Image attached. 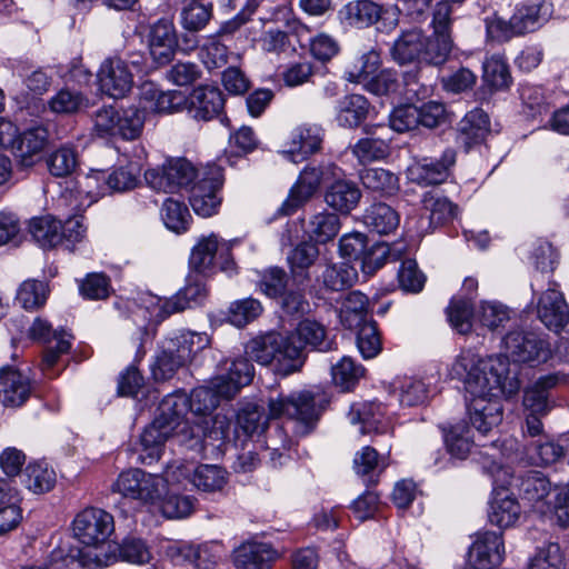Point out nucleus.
Returning <instances> with one entry per match:
<instances>
[{
    "instance_id": "ddd939ff",
    "label": "nucleus",
    "mask_w": 569,
    "mask_h": 569,
    "mask_svg": "<svg viewBox=\"0 0 569 569\" xmlns=\"http://www.w3.org/2000/svg\"><path fill=\"white\" fill-rule=\"evenodd\" d=\"M253 378V366L246 358L220 362L216 373V398L231 399Z\"/></svg>"
},
{
    "instance_id": "a18cd8bd",
    "label": "nucleus",
    "mask_w": 569,
    "mask_h": 569,
    "mask_svg": "<svg viewBox=\"0 0 569 569\" xmlns=\"http://www.w3.org/2000/svg\"><path fill=\"white\" fill-rule=\"evenodd\" d=\"M190 268L202 277H211L213 273V236L199 238L191 249L189 258Z\"/></svg>"
},
{
    "instance_id": "c756f323",
    "label": "nucleus",
    "mask_w": 569,
    "mask_h": 569,
    "mask_svg": "<svg viewBox=\"0 0 569 569\" xmlns=\"http://www.w3.org/2000/svg\"><path fill=\"white\" fill-rule=\"evenodd\" d=\"M520 512V505L516 498L506 490H500L495 493L490 502L488 518L492 525L499 528H508L516 523Z\"/></svg>"
},
{
    "instance_id": "6ab92c4d",
    "label": "nucleus",
    "mask_w": 569,
    "mask_h": 569,
    "mask_svg": "<svg viewBox=\"0 0 569 569\" xmlns=\"http://www.w3.org/2000/svg\"><path fill=\"white\" fill-rule=\"evenodd\" d=\"M456 162L453 149L445 150L440 161L423 159L407 169V177L410 181L421 186L439 184L449 176V168Z\"/></svg>"
},
{
    "instance_id": "412c9836",
    "label": "nucleus",
    "mask_w": 569,
    "mask_h": 569,
    "mask_svg": "<svg viewBox=\"0 0 569 569\" xmlns=\"http://www.w3.org/2000/svg\"><path fill=\"white\" fill-rule=\"evenodd\" d=\"M322 130L316 124L299 126L295 128L287 142L283 154L292 162L298 163L320 150Z\"/></svg>"
},
{
    "instance_id": "79ce46f5",
    "label": "nucleus",
    "mask_w": 569,
    "mask_h": 569,
    "mask_svg": "<svg viewBox=\"0 0 569 569\" xmlns=\"http://www.w3.org/2000/svg\"><path fill=\"white\" fill-rule=\"evenodd\" d=\"M406 252V246L402 242L393 243H377L370 251H366L362 257V271L371 274L377 269L381 268L387 260L396 261L400 259Z\"/></svg>"
},
{
    "instance_id": "774afa93",
    "label": "nucleus",
    "mask_w": 569,
    "mask_h": 569,
    "mask_svg": "<svg viewBox=\"0 0 569 569\" xmlns=\"http://www.w3.org/2000/svg\"><path fill=\"white\" fill-rule=\"evenodd\" d=\"M287 282L286 271L279 267H271L261 273L258 287L266 296L277 298L284 293Z\"/></svg>"
},
{
    "instance_id": "7c9ffc66",
    "label": "nucleus",
    "mask_w": 569,
    "mask_h": 569,
    "mask_svg": "<svg viewBox=\"0 0 569 569\" xmlns=\"http://www.w3.org/2000/svg\"><path fill=\"white\" fill-rule=\"evenodd\" d=\"M188 410L196 417L194 425L203 436L211 433L213 422V390L207 387L196 388L188 398Z\"/></svg>"
},
{
    "instance_id": "e433bc0d",
    "label": "nucleus",
    "mask_w": 569,
    "mask_h": 569,
    "mask_svg": "<svg viewBox=\"0 0 569 569\" xmlns=\"http://www.w3.org/2000/svg\"><path fill=\"white\" fill-rule=\"evenodd\" d=\"M29 232L42 248H53L63 240L62 223L52 216L37 217L30 220Z\"/></svg>"
},
{
    "instance_id": "2f4dec72",
    "label": "nucleus",
    "mask_w": 569,
    "mask_h": 569,
    "mask_svg": "<svg viewBox=\"0 0 569 569\" xmlns=\"http://www.w3.org/2000/svg\"><path fill=\"white\" fill-rule=\"evenodd\" d=\"M369 102L361 94H348L338 101L336 120L345 128L358 127L369 113Z\"/></svg>"
},
{
    "instance_id": "09e8293b",
    "label": "nucleus",
    "mask_w": 569,
    "mask_h": 569,
    "mask_svg": "<svg viewBox=\"0 0 569 569\" xmlns=\"http://www.w3.org/2000/svg\"><path fill=\"white\" fill-rule=\"evenodd\" d=\"M366 131L372 136L360 139L352 147V153L360 162H370L385 159L389 154L388 139L381 134L375 137V132H371L369 129Z\"/></svg>"
},
{
    "instance_id": "f3484780",
    "label": "nucleus",
    "mask_w": 569,
    "mask_h": 569,
    "mask_svg": "<svg viewBox=\"0 0 569 569\" xmlns=\"http://www.w3.org/2000/svg\"><path fill=\"white\" fill-rule=\"evenodd\" d=\"M100 90L111 98H123L133 86V74L128 63L120 58L106 59L98 71Z\"/></svg>"
},
{
    "instance_id": "1a4fd4ad",
    "label": "nucleus",
    "mask_w": 569,
    "mask_h": 569,
    "mask_svg": "<svg viewBox=\"0 0 569 569\" xmlns=\"http://www.w3.org/2000/svg\"><path fill=\"white\" fill-rule=\"evenodd\" d=\"M341 20L353 28H368L377 22L386 31L397 27L399 10L392 7H381L371 0H352L339 11Z\"/></svg>"
},
{
    "instance_id": "37998d69",
    "label": "nucleus",
    "mask_w": 569,
    "mask_h": 569,
    "mask_svg": "<svg viewBox=\"0 0 569 569\" xmlns=\"http://www.w3.org/2000/svg\"><path fill=\"white\" fill-rule=\"evenodd\" d=\"M323 287L340 291L351 287L357 280V271L348 263H328L320 276Z\"/></svg>"
},
{
    "instance_id": "2eb2a0df",
    "label": "nucleus",
    "mask_w": 569,
    "mask_h": 569,
    "mask_svg": "<svg viewBox=\"0 0 569 569\" xmlns=\"http://www.w3.org/2000/svg\"><path fill=\"white\" fill-rule=\"evenodd\" d=\"M560 486L552 487L550 480L538 471H532L522 478L520 483V492L523 500L532 505L540 513L556 510L558 513L557 491Z\"/></svg>"
},
{
    "instance_id": "c9c22d12",
    "label": "nucleus",
    "mask_w": 569,
    "mask_h": 569,
    "mask_svg": "<svg viewBox=\"0 0 569 569\" xmlns=\"http://www.w3.org/2000/svg\"><path fill=\"white\" fill-rule=\"evenodd\" d=\"M190 204L193 211L201 217L208 218L213 213V174L211 171H203L201 179H198L190 187Z\"/></svg>"
},
{
    "instance_id": "a878e982",
    "label": "nucleus",
    "mask_w": 569,
    "mask_h": 569,
    "mask_svg": "<svg viewBox=\"0 0 569 569\" xmlns=\"http://www.w3.org/2000/svg\"><path fill=\"white\" fill-rule=\"evenodd\" d=\"M177 47L174 28L169 21H158L150 31L149 50L153 60L164 64L171 60Z\"/></svg>"
},
{
    "instance_id": "39448f33",
    "label": "nucleus",
    "mask_w": 569,
    "mask_h": 569,
    "mask_svg": "<svg viewBox=\"0 0 569 569\" xmlns=\"http://www.w3.org/2000/svg\"><path fill=\"white\" fill-rule=\"evenodd\" d=\"M111 489L141 505H158L164 496V482L160 475L150 473L139 468L122 471L112 483Z\"/></svg>"
},
{
    "instance_id": "680f3d73",
    "label": "nucleus",
    "mask_w": 569,
    "mask_h": 569,
    "mask_svg": "<svg viewBox=\"0 0 569 569\" xmlns=\"http://www.w3.org/2000/svg\"><path fill=\"white\" fill-rule=\"evenodd\" d=\"M447 313L451 327L459 333L466 335L471 331L473 310L470 299H453L448 307Z\"/></svg>"
},
{
    "instance_id": "4be33fe9",
    "label": "nucleus",
    "mask_w": 569,
    "mask_h": 569,
    "mask_svg": "<svg viewBox=\"0 0 569 569\" xmlns=\"http://www.w3.org/2000/svg\"><path fill=\"white\" fill-rule=\"evenodd\" d=\"M467 415L475 430L481 435H488L502 421L503 409L499 400L470 397Z\"/></svg>"
},
{
    "instance_id": "bf43d9fd",
    "label": "nucleus",
    "mask_w": 569,
    "mask_h": 569,
    "mask_svg": "<svg viewBox=\"0 0 569 569\" xmlns=\"http://www.w3.org/2000/svg\"><path fill=\"white\" fill-rule=\"evenodd\" d=\"M476 318L481 326L495 331L510 320V310L497 301H482L477 310Z\"/></svg>"
},
{
    "instance_id": "3c124183",
    "label": "nucleus",
    "mask_w": 569,
    "mask_h": 569,
    "mask_svg": "<svg viewBox=\"0 0 569 569\" xmlns=\"http://www.w3.org/2000/svg\"><path fill=\"white\" fill-rule=\"evenodd\" d=\"M263 311L259 300L244 298L230 303L227 312V320L238 328H243L254 321Z\"/></svg>"
},
{
    "instance_id": "58836bf2",
    "label": "nucleus",
    "mask_w": 569,
    "mask_h": 569,
    "mask_svg": "<svg viewBox=\"0 0 569 569\" xmlns=\"http://www.w3.org/2000/svg\"><path fill=\"white\" fill-rule=\"evenodd\" d=\"M177 438V433L169 427L161 423V420H154L148 426L141 435V446L143 451L147 453L143 456V462L147 463L153 460H158L162 452L164 442L171 438Z\"/></svg>"
},
{
    "instance_id": "864d4df0",
    "label": "nucleus",
    "mask_w": 569,
    "mask_h": 569,
    "mask_svg": "<svg viewBox=\"0 0 569 569\" xmlns=\"http://www.w3.org/2000/svg\"><path fill=\"white\" fill-rule=\"evenodd\" d=\"M360 178L367 189L382 194H392L399 188L398 177L383 168H368Z\"/></svg>"
},
{
    "instance_id": "603ef678",
    "label": "nucleus",
    "mask_w": 569,
    "mask_h": 569,
    "mask_svg": "<svg viewBox=\"0 0 569 569\" xmlns=\"http://www.w3.org/2000/svg\"><path fill=\"white\" fill-rule=\"evenodd\" d=\"M459 131L467 143H477L485 139L489 131V118L482 109L469 111L459 122Z\"/></svg>"
},
{
    "instance_id": "49530a36",
    "label": "nucleus",
    "mask_w": 569,
    "mask_h": 569,
    "mask_svg": "<svg viewBox=\"0 0 569 569\" xmlns=\"http://www.w3.org/2000/svg\"><path fill=\"white\" fill-rule=\"evenodd\" d=\"M483 81L493 90H502L509 87L511 74L506 59L501 54H493L483 62Z\"/></svg>"
},
{
    "instance_id": "cd10ccee",
    "label": "nucleus",
    "mask_w": 569,
    "mask_h": 569,
    "mask_svg": "<svg viewBox=\"0 0 569 569\" xmlns=\"http://www.w3.org/2000/svg\"><path fill=\"white\" fill-rule=\"evenodd\" d=\"M361 191L356 183L338 179L332 182L325 193L326 203L333 210L348 214L359 203Z\"/></svg>"
},
{
    "instance_id": "5fc2aeb1",
    "label": "nucleus",
    "mask_w": 569,
    "mask_h": 569,
    "mask_svg": "<svg viewBox=\"0 0 569 569\" xmlns=\"http://www.w3.org/2000/svg\"><path fill=\"white\" fill-rule=\"evenodd\" d=\"M296 333L300 340V345H309L319 351H329L332 349V342L327 338L325 327L318 321L306 319L302 320Z\"/></svg>"
},
{
    "instance_id": "a19ab883",
    "label": "nucleus",
    "mask_w": 569,
    "mask_h": 569,
    "mask_svg": "<svg viewBox=\"0 0 569 569\" xmlns=\"http://www.w3.org/2000/svg\"><path fill=\"white\" fill-rule=\"evenodd\" d=\"M368 299L360 291H352L345 298L340 310L339 319L343 327L352 330L358 329L367 320Z\"/></svg>"
},
{
    "instance_id": "0e129e2a",
    "label": "nucleus",
    "mask_w": 569,
    "mask_h": 569,
    "mask_svg": "<svg viewBox=\"0 0 569 569\" xmlns=\"http://www.w3.org/2000/svg\"><path fill=\"white\" fill-rule=\"evenodd\" d=\"M565 558L558 543L549 542L537 549L527 569H565Z\"/></svg>"
},
{
    "instance_id": "473e14b6",
    "label": "nucleus",
    "mask_w": 569,
    "mask_h": 569,
    "mask_svg": "<svg viewBox=\"0 0 569 569\" xmlns=\"http://www.w3.org/2000/svg\"><path fill=\"white\" fill-rule=\"evenodd\" d=\"M423 208L428 212V221H418L417 232L425 236L455 216L456 207L446 198L426 197Z\"/></svg>"
},
{
    "instance_id": "4c0bfd02",
    "label": "nucleus",
    "mask_w": 569,
    "mask_h": 569,
    "mask_svg": "<svg viewBox=\"0 0 569 569\" xmlns=\"http://www.w3.org/2000/svg\"><path fill=\"white\" fill-rule=\"evenodd\" d=\"M528 462L535 466H550L565 456L563 448L548 436H541L527 443Z\"/></svg>"
},
{
    "instance_id": "423d86ee",
    "label": "nucleus",
    "mask_w": 569,
    "mask_h": 569,
    "mask_svg": "<svg viewBox=\"0 0 569 569\" xmlns=\"http://www.w3.org/2000/svg\"><path fill=\"white\" fill-rule=\"evenodd\" d=\"M432 34H423L421 62L432 66L445 63L453 48L451 7L437 4L431 20Z\"/></svg>"
},
{
    "instance_id": "f8f14e48",
    "label": "nucleus",
    "mask_w": 569,
    "mask_h": 569,
    "mask_svg": "<svg viewBox=\"0 0 569 569\" xmlns=\"http://www.w3.org/2000/svg\"><path fill=\"white\" fill-rule=\"evenodd\" d=\"M114 530L112 515L100 508H87L73 520V535L86 546L104 542Z\"/></svg>"
},
{
    "instance_id": "8fccbe9b",
    "label": "nucleus",
    "mask_w": 569,
    "mask_h": 569,
    "mask_svg": "<svg viewBox=\"0 0 569 569\" xmlns=\"http://www.w3.org/2000/svg\"><path fill=\"white\" fill-rule=\"evenodd\" d=\"M160 214L164 226L169 230L176 233H183L188 230L191 216L183 202L172 198L166 199L162 203Z\"/></svg>"
},
{
    "instance_id": "dca6fc26",
    "label": "nucleus",
    "mask_w": 569,
    "mask_h": 569,
    "mask_svg": "<svg viewBox=\"0 0 569 569\" xmlns=\"http://www.w3.org/2000/svg\"><path fill=\"white\" fill-rule=\"evenodd\" d=\"M187 412L188 397L184 393L177 392L168 395L161 400L154 420H161L162 425L174 431L179 442L182 443L187 439L198 437L186 420Z\"/></svg>"
},
{
    "instance_id": "13d9d810",
    "label": "nucleus",
    "mask_w": 569,
    "mask_h": 569,
    "mask_svg": "<svg viewBox=\"0 0 569 569\" xmlns=\"http://www.w3.org/2000/svg\"><path fill=\"white\" fill-rule=\"evenodd\" d=\"M363 368L355 363L350 357H342L331 367L332 381L342 391L352 389L363 376Z\"/></svg>"
},
{
    "instance_id": "bb28decb",
    "label": "nucleus",
    "mask_w": 569,
    "mask_h": 569,
    "mask_svg": "<svg viewBox=\"0 0 569 569\" xmlns=\"http://www.w3.org/2000/svg\"><path fill=\"white\" fill-rule=\"evenodd\" d=\"M423 32L418 28L402 31L390 48L392 59L399 64L421 62Z\"/></svg>"
},
{
    "instance_id": "5701e85b",
    "label": "nucleus",
    "mask_w": 569,
    "mask_h": 569,
    "mask_svg": "<svg viewBox=\"0 0 569 569\" xmlns=\"http://www.w3.org/2000/svg\"><path fill=\"white\" fill-rule=\"evenodd\" d=\"M31 385L21 372L4 368L0 370V401L6 407H20L30 397Z\"/></svg>"
},
{
    "instance_id": "393cba45",
    "label": "nucleus",
    "mask_w": 569,
    "mask_h": 569,
    "mask_svg": "<svg viewBox=\"0 0 569 569\" xmlns=\"http://www.w3.org/2000/svg\"><path fill=\"white\" fill-rule=\"evenodd\" d=\"M279 557L269 543L247 542L234 551V566L238 569H270Z\"/></svg>"
},
{
    "instance_id": "f03ea898",
    "label": "nucleus",
    "mask_w": 569,
    "mask_h": 569,
    "mask_svg": "<svg viewBox=\"0 0 569 569\" xmlns=\"http://www.w3.org/2000/svg\"><path fill=\"white\" fill-rule=\"evenodd\" d=\"M450 375L463 380L470 397L499 400L510 397L520 389L517 373L511 371L507 357H481L471 349H466L456 358Z\"/></svg>"
},
{
    "instance_id": "f704fd0d",
    "label": "nucleus",
    "mask_w": 569,
    "mask_h": 569,
    "mask_svg": "<svg viewBox=\"0 0 569 569\" xmlns=\"http://www.w3.org/2000/svg\"><path fill=\"white\" fill-rule=\"evenodd\" d=\"M319 257L317 244L311 241H303L298 244L288 256V263L295 281L302 284L309 280L308 269Z\"/></svg>"
},
{
    "instance_id": "72a5a7b5",
    "label": "nucleus",
    "mask_w": 569,
    "mask_h": 569,
    "mask_svg": "<svg viewBox=\"0 0 569 569\" xmlns=\"http://www.w3.org/2000/svg\"><path fill=\"white\" fill-rule=\"evenodd\" d=\"M550 14L549 4L535 1L519 6L512 14L513 27L518 34H523L539 28Z\"/></svg>"
},
{
    "instance_id": "4468645a",
    "label": "nucleus",
    "mask_w": 569,
    "mask_h": 569,
    "mask_svg": "<svg viewBox=\"0 0 569 569\" xmlns=\"http://www.w3.org/2000/svg\"><path fill=\"white\" fill-rule=\"evenodd\" d=\"M339 173L340 169L331 163L323 167L305 168L297 182L291 188L290 194L283 206L289 208L288 212L297 209L316 193L322 181L328 180L329 177L336 178Z\"/></svg>"
},
{
    "instance_id": "e2e57ef3",
    "label": "nucleus",
    "mask_w": 569,
    "mask_h": 569,
    "mask_svg": "<svg viewBox=\"0 0 569 569\" xmlns=\"http://www.w3.org/2000/svg\"><path fill=\"white\" fill-rule=\"evenodd\" d=\"M208 293V289L201 281L194 280L192 282H189L183 289L178 291L171 298V310L180 312L186 310L187 308L200 305L202 301L207 299Z\"/></svg>"
},
{
    "instance_id": "6e6d98bb",
    "label": "nucleus",
    "mask_w": 569,
    "mask_h": 569,
    "mask_svg": "<svg viewBox=\"0 0 569 569\" xmlns=\"http://www.w3.org/2000/svg\"><path fill=\"white\" fill-rule=\"evenodd\" d=\"M445 442L452 457L466 459L473 446L470 428L463 423L452 426L445 435Z\"/></svg>"
},
{
    "instance_id": "052dcab7",
    "label": "nucleus",
    "mask_w": 569,
    "mask_h": 569,
    "mask_svg": "<svg viewBox=\"0 0 569 569\" xmlns=\"http://www.w3.org/2000/svg\"><path fill=\"white\" fill-rule=\"evenodd\" d=\"M189 3L182 8L181 23L189 31L202 29L211 18V3H203L202 0H188Z\"/></svg>"
},
{
    "instance_id": "a211bd4d",
    "label": "nucleus",
    "mask_w": 569,
    "mask_h": 569,
    "mask_svg": "<svg viewBox=\"0 0 569 569\" xmlns=\"http://www.w3.org/2000/svg\"><path fill=\"white\" fill-rule=\"evenodd\" d=\"M503 558V542L497 532H479L469 549L468 563L472 569H493Z\"/></svg>"
},
{
    "instance_id": "de8ad7c7",
    "label": "nucleus",
    "mask_w": 569,
    "mask_h": 569,
    "mask_svg": "<svg viewBox=\"0 0 569 569\" xmlns=\"http://www.w3.org/2000/svg\"><path fill=\"white\" fill-rule=\"evenodd\" d=\"M189 114L197 121H209L213 111V88L209 86L197 87L186 99Z\"/></svg>"
},
{
    "instance_id": "0eeeda50",
    "label": "nucleus",
    "mask_w": 569,
    "mask_h": 569,
    "mask_svg": "<svg viewBox=\"0 0 569 569\" xmlns=\"http://www.w3.org/2000/svg\"><path fill=\"white\" fill-rule=\"evenodd\" d=\"M143 114L136 108L117 109L112 106L99 109L94 114V131L100 137H121L133 140L141 133Z\"/></svg>"
},
{
    "instance_id": "4d7b16f0",
    "label": "nucleus",
    "mask_w": 569,
    "mask_h": 569,
    "mask_svg": "<svg viewBox=\"0 0 569 569\" xmlns=\"http://www.w3.org/2000/svg\"><path fill=\"white\" fill-rule=\"evenodd\" d=\"M47 297V284L43 281L30 279L20 284L16 300L23 309L36 310L46 303Z\"/></svg>"
},
{
    "instance_id": "f257e3e1",
    "label": "nucleus",
    "mask_w": 569,
    "mask_h": 569,
    "mask_svg": "<svg viewBox=\"0 0 569 569\" xmlns=\"http://www.w3.org/2000/svg\"><path fill=\"white\" fill-rule=\"evenodd\" d=\"M327 402L325 395L313 390L279 395L268 399V415L262 405L249 402L243 406L238 412L237 426L246 436L252 437L262 433L270 419L284 417L295 422L298 436H306L315 429Z\"/></svg>"
},
{
    "instance_id": "7ed1b4c3",
    "label": "nucleus",
    "mask_w": 569,
    "mask_h": 569,
    "mask_svg": "<svg viewBox=\"0 0 569 569\" xmlns=\"http://www.w3.org/2000/svg\"><path fill=\"white\" fill-rule=\"evenodd\" d=\"M293 339V336L268 331L251 338L244 346V352L257 363L273 365L278 373L288 376L303 365L302 348Z\"/></svg>"
},
{
    "instance_id": "c03bdc74",
    "label": "nucleus",
    "mask_w": 569,
    "mask_h": 569,
    "mask_svg": "<svg viewBox=\"0 0 569 569\" xmlns=\"http://www.w3.org/2000/svg\"><path fill=\"white\" fill-rule=\"evenodd\" d=\"M23 483L33 493L50 491L56 483V472L44 462L29 463L23 473Z\"/></svg>"
},
{
    "instance_id": "ea45409f",
    "label": "nucleus",
    "mask_w": 569,
    "mask_h": 569,
    "mask_svg": "<svg viewBox=\"0 0 569 569\" xmlns=\"http://www.w3.org/2000/svg\"><path fill=\"white\" fill-rule=\"evenodd\" d=\"M363 222L370 230L379 234H389L398 228L400 218L393 208L379 202L366 210Z\"/></svg>"
},
{
    "instance_id": "c85d7f7f",
    "label": "nucleus",
    "mask_w": 569,
    "mask_h": 569,
    "mask_svg": "<svg viewBox=\"0 0 569 569\" xmlns=\"http://www.w3.org/2000/svg\"><path fill=\"white\" fill-rule=\"evenodd\" d=\"M341 228L337 214L326 210L312 214L305 224V232L315 244L332 241Z\"/></svg>"
},
{
    "instance_id": "20e7f679",
    "label": "nucleus",
    "mask_w": 569,
    "mask_h": 569,
    "mask_svg": "<svg viewBox=\"0 0 569 569\" xmlns=\"http://www.w3.org/2000/svg\"><path fill=\"white\" fill-rule=\"evenodd\" d=\"M208 343L209 340L206 337L194 332H174L167 337L151 365L153 378L158 381L170 379Z\"/></svg>"
},
{
    "instance_id": "9b49d317",
    "label": "nucleus",
    "mask_w": 569,
    "mask_h": 569,
    "mask_svg": "<svg viewBox=\"0 0 569 569\" xmlns=\"http://www.w3.org/2000/svg\"><path fill=\"white\" fill-rule=\"evenodd\" d=\"M508 356L516 362L540 363L551 356L550 345L539 335L513 330L503 338Z\"/></svg>"
},
{
    "instance_id": "69168bd1",
    "label": "nucleus",
    "mask_w": 569,
    "mask_h": 569,
    "mask_svg": "<svg viewBox=\"0 0 569 569\" xmlns=\"http://www.w3.org/2000/svg\"><path fill=\"white\" fill-rule=\"evenodd\" d=\"M47 164L52 176L68 177L78 166L77 153L69 147L59 148L48 157Z\"/></svg>"
},
{
    "instance_id": "338daca9",
    "label": "nucleus",
    "mask_w": 569,
    "mask_h": 569,
    "mask_svg": "<svg viewBox=\"0 0 569 569\" xmlns=\"http://www.w3.org/2000/svg\"><path fill=\"white\" fill-rule=\"evenodd\" d=\"M483 22L487 42H503L510 40L512 37L519 36L513 27L512 18L506 21L496 12H492L483 19Z\"/></svg>"
},
{
    "instance_id": "6e6552de",
    "label": "nucleus",
    "mask_w": 569,
    "mask_h": 569,
    "mask_svg": "<svg viewBox=\"0 0 569 569\" xmlns=\"http://www.w3.org/2000/svg\"><path fill=\"white\" fill-rule=\"evenodd\" d=\"M202 172L183 158L171 159L163 166L149 169L144 173L148 186L157 191L176 193L201 179Z\"/></svg>"
},
{
    "instance_id": "aec40b11",
    "label": "nucleus",
    "mask_w": 569,
    "mask_h": 569,
    "mask_svg": "<svg viewBox=\"0 0 569 569\" xmlns=\"http://www.w3.org/2000/svg\"><path fill=\"white\" fill-rule=\"evenodd\" d=\"M537 312L540 321L555 332H559L569 321V308L563 295L556 288L541 293Z\"/></svg>"
},
{
    "instance_id": "b1692460",
    "label": "nucleus",
    "mask_w": 569,
    "mask_h": 569,
    "mask_svg": "<svg viewBox=\"0 0 569 569\" xmlns=\"http://www.w3.org/2000/svg\"><path fill=\"white\" fill-rule=\"evenodd\" d=\"M140 96L142 108L152 112H177L186 104V97L181 91L163 92L151 82L142 84Z\"/></svg>"
},
{
    "instance_id": "9d476101",
    "label": "nucleus",
    "mask_w": 569,
    "mask_h": 569,
    "mask_svg": "<svg viewBox=\"0 0 569 569\" xmlns=\"http://www.w3.org/2000/svg\"><path fill=\"white\" fill-rule=\"evenodd\" d=\"M14 131L11 123L0 124V147L12 144L20 164L26 168L32 167L47 144L48 130L42 126L31 127L12 140Z\"/></svg>"
}]
</instances>
